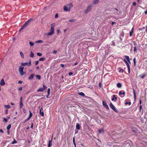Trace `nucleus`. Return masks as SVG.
<instances>
[{"mask_svg": "<svg viewBox=\"0 0 147 147\" xmlns=\"http://www.w3.org/2000/svg\"><path fill=\"white\" fill-rule=\"evenodd\" d=\"M55 26L54 24H52L51 25V29H50V32L46 34L45 35L47 36H49L53 34L54 33V26Z\"/></svg>", "mask_w": 147, "mask_h": 147, "instance_id": "f257e3e1", "label": "nucleus"}, {"mask_svg": "<svg viewBox=\"0 0 147 147\" xmlns=\"http://www.w3.org/2000/svg\"><path fill=\"white\" fill-rule=\"evenodd\" d=\"M33 19L31 18L28 20L25 23L24 25L26 27L30 23V22Z\"/></svg>", "mask_w": 147, "mask_h": 147, "instance_id": "9d476101", "label": "nucleus"}, {"mask_svg": "<svg viewBox=\"0 0 147 147\" xmlns=\"http://www.w3.org/2000/svg\"><path fill=\"white\" fill-rule=\"evenodd\" d=\"M98 133L100 134L104 133V129L103 128L99 129L98 130Z\"/></svg>", "mask_w": 147, "mask_h": 147, "instance_id": "dca6fc26", "label": "nucleus"}, {"mask_svg": "<svg viewBox=\"0 0 147 147\" xmlns=\"http://www.w3.org/2000/svg\"><path fill=\"white\" fill-rule=\"evenodd\" d=\"M133 61L134 62V66H135L136 65V59L135 58L134 59Z\"/></svg>", "mask_w": 147, "mask_h": 147, "instance_id": "58836bf2", "label": "nucleus"}, {"mask_svg": "<svg viewBox=\"0 0 147 147\" xmlns=\"http://www.w3.org/2000/svg\"><path fill=\"white\" fill-rule=\"evenodd\" d=\"M17 143V141L15 140V139L14 138L13 141L11 142L12 144H16Z\"/></svg>", "mask_w": 147, "mask_h": 147, "instance_id": "c9c22d12", "label": "nucleus"}, {"mask_svg": "<svg viewBox=\"0 0 147 147\" xmlns=\"http://www.w3.org/2000/svg\"><path fill=\"white\" fill-rule=\"evenodd\" d=\"M30 119H29V118L28 117V118H27V119H26L25 121H24V123H25L26 122V121H27L29 120Z\"/></svg>", "mask_w": 147, "mask_h": 147, "instance_id": "de8ad7c7", "label": "nucleus"}, {"mask_svg": "<svg viewBox=\"0 0 147 147\" xmlns=\"http://www.w3.org/2000/svg\"><path fill=\"white\" fill-rule=\"evenodd\" d=\"M133 32H134V28H132L131 31L129 32V35H130V36H132L133 33Z\"/></svg>", "mask_w": 147, "mask_h": 147, "instance_id": "4be33fe9", "label": "nucleus"}, {"mask_svg": "<svg viewBox=\"0 0 147 147\" xmlns=\"http://www.w3.org/2000/svg\"><path fill=\"white\" fill-rule=\"evenodd\" d=\"M99 2V0H94L93 3L94 5L97 4Z\"/></svg>", "mask_w": 147, "mask_h": 147, "instance_id": "5701e85b", "label": "nucleus"}, {"mask_svg": "<svg viewBox=\"0 0 147 147\" xmlns=\"http://www.w3.org/2000/svg\"><path fill=\"white\" fill-rule=\"evenodd\" d=\"M80 126L79 123H76V127L77 129H78V130L80 129Z\"/></svg>", "mask_w": 147, "mask_h": 147, "instance_id": "aec40b11", "label": "nucleus"}, {"mask_svg": "<svg viewBox=\"0 0 147 147\" xmlns=\"http://www.w3.org/2000/svg\"><path fill=\"white\" fill-rule=\"evenodd\" d=\"M102 105L103 106L106 108L107 110H109V108L108 106L107 105V104L105 101H102Z\"/></svg>", "mask_w": 147, "mask_h": 147, "instance_id": "6e6552de", "label": "nucleus"}, {"mask_svg": "<svg viewBox=\"0 0 147 147\" xmlns=\"http://www.w3.org/2000/svg\"><path fill=\"white\" fill-rule=\"evenodd\" d=\"M92 6L89 5L87 6L86 9L85 10L84 13L85 14H87L88 12H89L92 9Z\"/></svg>", "mask_w": 147, "mask_h": 147, "instance_id": "7ed1b4c3", "label": "nucleus"}, {"mask_svg": "<svg viewBox=\"0 0 147 147\" xmlns=\"http://www.w3.org/2000/svg\"><path fill=\"white\" fill-rule=\"evenodd\" d=\"M136 3L135 2H133V5L134 6H136Z\"/></svg>", "mask_w": 147, "mask_h": 147, "instance_id": "603ef678", "label": "nucleus"}, {"mask_svg": "<svg viewBox=\"0 0 147 147\" xmlns=\"http://www.w3.org/2000/svg\"><path fill=\"white\" fill-rule=\"evenodd\" d=\"M68 8H69L70 9L73 6V4L71 3H70L66 5Z\"/></svg>", "mask_w": 147, "mask_h": 147, "instance_id": "a211bd4d", "label": "nucleus"}, {"mask_svg": "<svg viewBox=\"0 0 147 147\" xmlns=\"http://www.w3.org/2000/svg\"><path fill=\"white\" fill-rule=\"evenodd\" d=\"M73 144L74 145L75 147H76V143L75 142V138L74 137L73 138Z\"/></svg>", "mask_w": 147, "mask_h": 147, "instance_id": "e433bc0d", "label": "nucleus"}, {"mask_svg": "<svg viewBox=\"0 0 147 147\" xmlns=\"http://www.w3.org/2000/svg\"><path fill=\"white\" fill-rule=\"evenodd\" d=\"M29 44L31 46H32L34 45V43L31 42H29Z\"/></svg>", "mask_w": 147, "mask_h": 147, "instance_id": "ea45409f", "label": "nucleus"}, {"mask_svg": "<svg viewBox=\"0 0 147 147\" xmlns=\"http://www.w3.org/2000/svg\"><path fill=\"white\" fill-rule=\"evenodd\" d=\"M113 98L111 99V100L112 101H116V100L117 99V98L116 97H115V95H113Z\"/></svg>", "mask_w": 147, "mask_h": 147, "instance_id": "6ab92c4d", "label": "nucleus"}, {"mask_svg": "<svg viewBox=\"0 0 147 147\" xmlns=\"http://www.w3.org/2000/svg\"><path fill=\"white\" fill-rule=\"evenodd\" d=\"M72 74H73V73L72 72H70L68 74V75L69 76L71 75Z\"/></svg>", "mask_w": 147, "mask_h": 147, "instance_id": "3c124183", "label": "nucleus"}, {"mask_svg": "<svg viewBox=\"0 0 147 147\" xmlns=\"http://www.w3.org/2000/svg\"><path fill=\"white\" fill-rule=\"evenodd\" d=\"M79 94L82 96H85L83 92H81L79 93Z\"/></svg>", "mask_w": 147, "mask_h": 147, "instance_id": "c85d7f7f", "label": "nucleus"}, {"mask_svg": "<svg viewBox=\"0 0 147 147\" xmlns=\"http://www.w3.org/2000/svg\"><path fill=\"white\" fill-rule=\"evenodd\" d=\"M126 105L128 104L129 105H131V102H126L125 103Z\"/></svg>", "mask_w": 147, "mask_h": 147, "instance_id": "37998d69", "label": "nucleus"}, {"mask_svg": "<svg viewBox=\"0 0 147 147\" xmlns=\"http://www.w3.org/2000/svg\"><path fill=\"white\" fill-rule=\"evenodd\" d=\"M41 110H42V108H41L40 109V113L42 116L43 117L44 116V113L43 112L41 111Z\"/></svg>", "mask_w": 147, "mask_h": 147, "instance_id": "412c9836", "label": "nucleus"}, {"mask_svg": "<svg viewBox=\"0 0 147 147\" xmlns=\"http://www.w3.org/2000/svg\"><path fill=\"white\" fill-rule=\"evenodd\" d=\"M22 90V87H20L19 88V90Z\"/></svg>", "mask_w": 147, "mask_h": 147, "instance_id": "774afa93", "label": "nucleus"}, {"mask_svg": "<svg viewBox=\"0 0 147 147\" xmlns=\"http://www.w3.org/2000/svg\"><path fill=\"white\" fill-rule=\"evenodd\" d=\"M60 66L62 67H64V65L63 64H61L60 65Z\"/></svg>", "mask_w": 147, "mask_h": 147, "instance_id": "4d7b16f0", "label": "nucleus"}, {"mask_svg": "<svg viewBox=\"0 0 147 147\" xmlns=\"http://www.w3.org/2000/svg\"><path fill=\"white\" fill-rule=\"evenodd\" d=\"M7 133L8 135H9V134L10 132H9V130H7Z\"/></svg>", "mask_w": 147, "mask_h": 147, "instance_id": "0e129e2a", "label": "nucleus"}, {"mask_svg": "<svg viewBox=\"0 0 147 147\" xmlns=\"http://www.w3.org/2000/svg\"><path fill=\"white\" fill-rule=\"evenodd\" d=\"M125 59L127 60L130 63V61H129V57L128 56H125Z\"/></svg>", "mask_w": 147, "mask_h": 147, "instance_id": "b1692460", "label": "nucleus"}, {"mask_svg": "<svg viewBox=\"0 0 147 147\" xmlns=\"http://www.w3.org/2000/svg\"><path fill=\"white\" fill-rule=\"evenodd\" d=\"M21 65L23 66H25L26 65H28V66H30L31 65V60H30L28 63H21Z\"/></svg>", "mask_w": 147, "mask_h": 147, "instance_id": "20e7f679", "label": "nucleus"}, {"mask_svg": "<svg viewBox=\"0 0 147 147\" xmlns=\"http://www.w3.org/2000/svg\"><path fill=\"white\" fill-rule=\"evenodd\" d=\"M47 88V87L45 85H43V87L39 88L37 91V92H42L44 91V90L46 89Z\"/></svg>", "mask_w": 147, "mask_h": 147, "instance_id": "423d86ee", "label": "nucleus"}, {"mask_svg": "<svg viewBox=\"0 0 147 147\" xmlns=\"http://www.w3.org/2000/svg\"><path fill=\"white\" fill-rule=\"evenodd\" d=\"M43 41L41 40H38L36 42V43H43Z\"/></svg>", "mask_w": 147, "mask_h": 147, "instance_id": "f704fd0d", "label": "nucleus"}, {"mask_svg": "<svg viewBox=\"0 0 147 147\" xmlns=\"http://www.w3.org/2000/svg\"><path fill=\"white\" fill-rule=\"evenodd\" d=\"M35 76V74H31L30 76L28 77V79L29 80H32Z\"/></svg>", "mask_w": 147, "mask_h": 147, "instance_id": "f3484780", "label": "nucleus"}, {"mask_svg": "<svg viewBox=\"0 0 147 147\" xmlns=\"http://www.w3.org/2000/svg\"><path fill=\"white\" fill-rule=\"evenodd\" d=\"M11 125L9 124L7 127V130H9L11 127Z\"/></svg>", "mask_w": 147, "mask_h": 147, "instance_id": "72a5a7b5", "label": "nucleus"}, {"mask_svg": "<svg viewBox=\"0 0 147 147\" xmlns=\"http://www.w3.org/2000/svg\"><path fill=\"white\" fill-rule=\"evenodd\" d=\"M23 112L24 113H26V111L25 110V109H23Z\"/></svg>", "mask_w": 147, "mask_h": 147, "instance_id": "052dcab7", "label": "nucleus"}, {"mask_svg": "<svg viewBox=\"0 0 147 147\" xmlns=\"http://www.w3.org/2000/svg\"><path fill=\"white\" fill-rule=\"evenodd\" d=\"M34 53H33L32 52V51H31V54L30 55V57L32 58H33L34 57Z\"/></svg>", "mask_w": 147, "mask_h": 147, "instance_id": "2f4dec72", "label": "nucleus"}, {"mask_svg": "<svg viewBox=\"0 0 147 147\" xmlns=\"http://www.w3.org/2000/svg\"><path fill=\"white\" fill-rule=\"evenodd\" d=\"M20 55H21V57L22 58H24V54L23 53V52H20Z\"/></svg>", "mask_w": 147, "mask_h": 147, "instance_id": "473e14b6", "label": "nucleus"}, {"mask_svg": "<svg viewBox=\"0 0 147 147\" xmlns=\"http://www.w3.org/2000/svg\"><path fill=\"white\" fill-rule=\"evenodd\" d=\"M29 112H30V114H29V117H28V118H29V119H30V118L32 117V113L31 112V111H29Z\"/></svg>", "mask_w": 147, "mask_h": 147, "instance_id": "c756f323", "label": "nucleus"}, {"mask_svg": "<svg viewBox=\"0 0 147 147\" xmlns=\"http://www.w3.org/2000/svg\"><path fill=\"white\" fill-rule=\"evenodd\" d=\"M50 91V89L49 88L47 90V94H48V95H49Z\"/></svg>", "mask_w": 147, "mask_h": 147, "instance_id": "79ce46f5", "label": "nucleus"}, {"mask_svg": "<svg viewBox=\"0 0 147 147\" xmlns=\"http://www.w3.org/2000/svg\"><path fill=\"white\" fill-rule=\"evenodd\" d=\"M33 19L31 18L28 20L25 23L24 25L26 27L30 23V22Z\"/></svg>", "mask_w": 147, "mask_h": 147, "instance_id": "9b49d317", "label": "nucleus"}, {"mask_svg": "<svg viewBox=\"0 0 147 147\" xmlns=\"http://www.w3.org/2000/svg\"><path fill=\"white\" fill-rule=\"evenodd\" d=\"M37 55L38 56H40L42 55V54L40 53H37Z\"/></svg>", "mask_w": 147, "mask_h": 147, "instance_id": "c03bdc74", "label": "nucleus"}, {"mask_svg": "<svg viewBox=\"0 0 147 147\" xmlns=\"http://www.w3.org/2000/svg\"><path fill=\"white\" fill-rule=\"evenodd\" d=\"M74 21H75V20L74 19H70L69 20V22H73Z\"/></svg>", "mask_w": 147, "mask_h": 147, "instance_id": "a18cd8bd", "label": "nucleus"}, {"mask_svg": "<svg viewBox=\"0 0 147 147\" xmlns=\"http://www.w3.org/2000/svg\"><path fill=\"white\" fill-rule=\"evenodd\" d=\"M45 59V57H42L40 58L39 59V61H43Z\"/></svg>", "mask_w": 147, "mask_h": 147, "instance_id": "4c0bfd02", "label": "nucleus"}, {"mask_svg": "<svg viewBox=\"0 0 147 147\" xmlns=\"http://www.w3.org/2000/svg\"><path fill=\"white\" fill-rule=\"evenodd\" d=\"M137 50V49L136 47V46H135L134 47V52H135Z\"/></svg>", "mask_w": 147, "mask_h": 147, "instance_id": "49530a36", "label": "nucleus"}, {"mask_svg": "<svg viewBox=\"0 0 147 147\" xmlns=\"http://www.w3.org/2000/svg\"><path fill=\"white\" fill-rule=\"evenodd\" d=\"M36 77L37 79L40 80L41 78V76L40 75H37L36 76Z\"/></svg>", "mask_w": 147, "mask_h": 147, "instance_id": "cd10ccee", "label": "nucleus"}, {"mask_svg": "<svg viewBox=\"0 0 147 147\" xmlns=\"http://www.w3.org/2000/svg\"><path fill=\"white\" fill-rule=\"evenodd\" d=\"M4 120L6 122H7V119L5 118H3Z\"/></svg>", "mask_w": 147, "mask_h": 147, "instance_id": "864d4df0", "label": "nucleus"}, {"mask_svg": "<svg viewBox=\"0 0 147 147\" xmlns=\"http://www.w3.org/2000/svg\"><path fill=\"white\" fill-rule=\"evenodd\" d=\"M115 22H112L111 23V25L112 26H113L115 24Z\"/></svg>", "mask_w": 147, "mask_h": 147, "instance_id": "13d9d810", "label": "nucleus"}, {"mask_svg": "<svg viewBox=\"0 0 147 147\" xmlns=\"http://www.w3.org/2000/svg\"><path fill=\"white\" fill-rule=\"evenodd\" d=\"M63 8L65 11H69L70 10V9L68 8L66 5Z\"/></svg>", "mask_w": 147, "mask_h": 147, "instance_id": "ddd939ff", "label": "nucleus"}, {"mask_svg": "<svg viewBox=\"0 0 147 147\" xmlns=\"http://www.w3.org/2000/svg\"><path fill=\"white\" fill-rule=\"evenodd\" d=\"M57 53V51L56 50H54L53 51V53L54 54H56Z\"/></svg>", "mask_w": 147, "mask_h": 147, "instance_id": "5fc2aeb1", "label": "nucleus"}, {"mask_svg": "<svg viewBox=\"0 0 147 147\" xmlns=\"http://www.w3.org/2000/svg\"><path fill=\"white\" fill-rule=\"evenodd\" d=\"M38 63H39V61H36L35 62V65H38Z\"/></svg>", "mask_w": 147, "mask_h": 147, "instance_id": "6e6d98bb", "label": "nucleus"}, {"mask_svg": "<svg viewBox=\"0 0 147 147\" xmlns=\"http://www.w3.org/2000/svg\"><path fill=\"white\" fill-rule=\"evenodd\" d=\"M0 132L3 133V130L2 129H0Z\"/></svg>", "mask_w": 147, "mask_h": 147, "instance_id": "338daca9", "label": "nucleus"}, {"mask_svg": "<svg viewBox=\"0 0 147 147\" xmlns=\"http://www.w3.org/2000/svg\"><path fill=\"white\" fill-rule=\"evenodd\" d=\"M111 45H113V46H115V42H114V41H112V42Z\"/></svg>", "mask_w": 147, "mask_h": 147, "instance_id": "09e8293b", "label": "nucleus"}, {"mask_svg": "<svg viewBox=\"0 0 147 147\" xmlns=\"http://www.w3.org/2000/svg\"><path fill=\"white\" fill-rule=\"evenodd\" d=\"M119 94L121 97H123L125 94V92L124 90H122L119 92Z\"/></svg>", "mask_w": 147, "mask_h": 147, "instance_id": "0eeeda50", "label": "nucleus"}, {"mask_svg": "<svg viewBox=\"0 0 147 147\" xmlns=\"http://www.w3.org/2000/svg\"><path fill=\"white\" fill-rule=\"evenodd\" d=\"M58 14H56L55 16V18H57L58 17Z\"/></svg>", "mask_w": 147, "mask_h": 147, "instance_id": "bf43d9fd", "label": "nucleus"}, {"mask_svg": "<svg viewBox=\"0 0 147 147\" xmlns=\"http://www.w3.org/2000/svg\"><path fill=\"white\" fill-rule=\"evenodd\" d=\"M24 68L23 67L20 66L19 69V71L20 76H22L25 74V73L24 72L23 70Z\"/></svg>", "mask_w": 147, "mask_h": 147, "instance_id": "f03ea898", "label": "nucleus"}, {"mask_svg": "<svg viewBox=\"0 0 147 147\" xmlns=\"http://www.w3.org/2000/svg\"><path fill=\"white\" fill-rule=\"evenodd\" d=\"M26 27L23 25L22 26V27L19 30V31L21 32L22 30L25 28Z\"/></svg>", "mask_w": 147, "mask_h": 147, "instance_id": "a878e982", "label": "nucleus"}, {"mask_svg": "<svg viewBox=\"0 0 147 147\" xmlns=\"http://www.w3.org/2000/svg\"><path fill=\"white\" fill-rule=\"evenodd\" d=\"M117 86L119 88H121L122 86L121 84L120 83H118L117 84Z\"/></svg>", "mask_w": 147, "mask_h": 147, "instance_id": "393cba45", "label": "nucleus"}, {"mask_svg": "<svg viewBox=\"0 0 147 147\" xmlns=\"http://www.w3.org/2000/svg\"><path fill=\"white\" fill-rule=\"evenodd\" d=\"M5 83L3 79H2L1 80L0 85L1 86H3L5 85Z\"/></svg>", "mask_w": 147, "mask_h": 147, "instance_id": "4468645a", "label": "nucleus"}, {"mask_svg": "<svg viewBox=\"0 0 147 147\" xmlns=\"http://www.w3.org/2000/svg\"><path fill=\"white\" fill-rule=\"evenodd\" d=\"M52 143V138L49 141L48 146V147H51Z\"/></svg>", "mask_w": 147, "mask_h": 147, "instance_id": "2eb2a0df", "label": "nucleus"}, {"mask_svg": "<svg viewBox=\"0 0 147 147\" xmlns=\"http://www.w3.org/2000/svg\"><path fill=\"white\" fill-rule=\"evenodd\" d=\"M22 81L21 80L19 81L18 82V83L19 84H22Z\"/></svg>", "mask_w": 147, "mask_h": 147, "instance_id": "69168bd1", "label": "nucleus"}, {"mask_svg": "<svg viewBox=\"0 0 147 147\" xmlns=\"http://www.w3.org/2000/svg\"><path fill=\"white\" fill-rule=\"evenodd\" d=\"M20 108H22L23 106V103L22 102H20Z\"/></svg>", "mask_w": 147, "mask_h": 147, "instance_id": "7c9ffc66", "label": "nucleus"}, {"mask_svg": "<svg viewBox=\"0 0 147 147\" xmlns=\"http://www.w3.org/2000/svg\"><path fill=\"white\" fill-rule=\"evenodd\" d=\"M123 61L127 65L128 68V73H130V67L128 62H127L125 59H124Z\"/></svg>", "mask_w": 147, "mask_h": 147, "instance_id": "39448f33", "label": "nucleus"}, {"mask_svg": "<svg viewBox=\"0 0 147 147\" xmlns=\"http://www.w3.org/2000/svg\"><path fill=\"white\" fill-rule=\"evenodd\" d=\"M5 107L7 108H9L10 107V106L9 105H5Z\"/></svg>", "mask_w": 147, "mask_h": 147, "instance_id": "a19ab883", "label": "nucleus"}, {"mask_svg": "<svg viewBox=\"0 0 147 147\" xmlns=\"http://www.w3.org/2000/svg\"><path fill=\"white\" fill-rule=\"evenodd\" d=\"M119 72H123V69H120V70H119Z\"/></svg>", "mask_w": 147, "mask_h": 147, "instance_id": "8fccbe9b", "label": "nucleus"}, {"mask_svg": "<svg viewBox=\"0 0 147 147\" xmlns=\"http://www.w3.org/2000/svg\"><path fill=\"white\" fill-rule=\"evenodd\" d=\"M133 93L134 94V99L136 100V94L134 90H133Z\"/></svg>", "mask_w": 147, "mask_h": 147, "instance_id": "bb28decb", "label": "nucleus"}, {"mask_svg": "<svg viewBox=\"0 0 147 147\" xmlns=\"http://www.w3.org/2000/svg\"><path fill=\"white\" fill-rule=\"evenodd\" d=\"M109 106L114 111H115L116 112H117V111L115 109V107L114 106V105L112 103H110L109 104Z\"/></svg>", "mask_w": 147, "mask_h": 147, "instance_id": "1a4fd4ad", "label": "nucleus"}, {"mask_svg": "<svg viewBox=\"0 0 147 147\" xmlns=\"http://www.w3.org/2000/svg\"><path fill=\"white\" fill-rule=\"evenodd\" d=\"M33 19L31 18L28 20L25 23L24 25L26 27L30 23V22Z\"/></svg>", "mask_w": 147, "mask_h": 147, "instance_id": "f8f14e48", "label": "nucleus"}, {"mask_svg": "<svg viewBox=\"0 0 147 147\" xmlns=\"http://www.w3.org/2000/svg\"><path fill=\"white\" fill-rule=\"evenodd\" d=\"M22 97H20V102H22Z\"/></svg>", "mask_w": 147, "mask_h": 147, "instance_id": "680f3d73", "label": "nucleus"}, {"mask_svg": "<svg viewBox=\"0 0 147 147\" xmlns=\"http://www.w3.org/2000/svg\"><path fill=\"white\" fill-rule=\"evenodd\" d=\"M142 108V105H140V111H141V110Z\"/></svg>", "mask_w": 147, "mask_h": 147, "instance_id": "e2e57ef3", "label": "nucleus"}]
</instances>
